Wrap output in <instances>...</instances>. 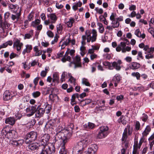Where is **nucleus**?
I'll use <instances>...</instances> for the list:
<instances>
[{"mask_svg":"<svg viewBox=\"0 0 154 154\" xmlns=\"http://www.w3.org/2000/svg\"><path fill=\"white\" fill-rule=\"evenodd\" d=\"M133 130L132 127H131L130 125H127V127L124 129L122 134V144H129V142L127 140L128 134L129 136H131L132 134Z\"/></svg>","mask_w":154,"mask_h":154,"instance_id":"nucleus-1","label":"nucleus"},{"mask_svg":"<svg viewBox=\"0 0 154 154\" xmlns=\"http://www.w3.org/2000/svg\"><path fill=\"white\" fill-rule=\"evenodd\" d=\"M92 39L91 38H87L86 35H82V41L81 42L82 45V46H84L86 45V40H87V42L88 43H89L91 41L92 42H93L96 41L97 36V34L96 30L94 29H93L92 30Z\"/></svg>","mask_w":154,"mask_h":154,"instance_id":"nucleus-2","label":"nucleus"},{"mask_svg":"<svg viewBox=\"0 0 154 154\" xmlns=\"http://www.w3.org/2000/svg\"><path fill=\"white\" fill-rule=\"evenodd\" d=\"M37 137V134L36 132L32 131L27 134L25 139V143H29V144H33V142L35 141Z\"/></svg>","mask_w":154,"mask_h":154,"instance_id":"nucleus-3","label":"nucleus"},{"mask_svg":"<svg viewBox=\"0 0 154 154\" xmlns=\"http://www.w3.org/2000/svg\"><path fill=\"white\" fill-rule=\"evenodd\" d=\"M50 136L48 134H45L42 137L41 142V144H53L56 142L55 138H52L50 140Z\"/></svg>","mask_w":154,"mask_h":154,"instance_id":"nucleus-4","label":"nucleus"},{"mask_svg":"<svg viewBox=\"0 0 154 154\" xmlns=\"http://www.w3.org/2000/svg\"><path fill=\"white\" fill-rule=\"evenodd\" d=\"M69 133L68 134H69ZM72 134H66L64 132H57L56 134V136L59 139L62 140V143L63 144H65L67 143L68 139V138L70 137Z\"/></svg>","mask_w":154,"mask_h":154,"instance_id":"nucleus-5","label":"nucleus"},{"mask_svg":"<svg viewBox=\"0 0 154 154\" xmlns=\"http://www.w3.org/2000/svg\"><path fill=\"white\" fill-rule=\"evenodd\" d=\"M44 149L42 150L40 154H51L54 152L55 147L54 145H43Z\"/></svg>","mask_w":154,"mask_h":154,"instance_id":"nucleus-6","label":"nucleus"},{"mask_svg":"<svg viewBox=\"0 0 154 154\" xmlns=\"http://www.w3.org/2000/svg\"><path fill=\"white\" fill-rule=\"evenodd\" d=\"M37 105H34L32 106H29V107L26 109V110L27 115L29 116H31L33 115L35 113L37 109Z\"/></svg>","mask_w":154,"mask_h":154,"instance_id":"nucleus-7","label":"nucleus"},{"mask_svg":"<svg viewBox=\"0 0 154 154\" xmlns=\"http://www.w3.org/2000/svg\"><path fill=\"white\" fill-rule=\"evenodd\" d=\"M57 132H64L66 134H72V128L71 127L66 128L61 126L59 125L57 128Z\"/></svg>","mask_w":154,"mask_h":154,"instance_id":"nucleus-8","label":"nucleus"},{"mask_svg":"<svg viewBox=\"0 0 154 154\" xmlns=\"http://www.w3.org/2000/svg\"><path fill=\"white\" fill-rule=\"evenodd\" d=\"M45 112V109H44V108H42L40 105H38L37 109L35 112V117L41 118L43 116Z\"/></svg>","mask_w":154,"mask_h":154,"instance_id":"nucleus-9","label":"nucleus"},{"mask_svg":"<svg viewBox=\"0 0 154 154\" xmlns=\"http://www.w3.org/2000/svg\"><path fill=\"white\" fill-rule=\"evenodd\" d=\"M14 96V94L9 91H5L3 94V99L5 101H8Z\"/></svg>","mask_w":154,"mask_h":154,"instance_id":"nucleus-10","label":"nucleus"},{"mask_svg":"<svg viewBox=\"0 0 154 154\" xmlns=\"http://www.w3.org/2000/svg\"><path fill=\"white\" fill-rule=\"evenodd\" d=\"M140 64L136 62H132L129 64V68L130 69L133 70H136L139 68L140 67Z\"/></svg>","mask_w":154,"mask_h":154,"instance_id":"nucleus-11","label":"nucleus"},{"mask_svg":"<svg viewBox=\"0 0 154 154\" xmlns=\"http://www.w3.org/2000/svg\"><path fill=\"white\" fill-rule=\"evenodd\" d=\"M8 6L9 9L14 13H16L19 9V7L18 5H13L12 4H8Z\"/></svg>","mask_w":154,"mask_h":154,"instance_id":"nucleus-12","label":"nucleus"},{"mask_svg":"<svg viewBox=\"0 0 154 154\" xmlns=\"http://www.w3.org/2000/svg\"><path fill=\"white\" fill-rule=\"evenodd\" d=\"M154 52V47H151L149 51L146 52L145 54L147 55L145 56V58L146 59L152 58L153 57V55H152V54Z\"/></svg>","mask_w":154,"mask_h":154,"instance_id":"nucleus-13","label":"nucleus"},{"mask_svg":"<svg viewBox=\"0 0 154 154\" xmlns=\"http://www.w3.org/2000/svg\"><path fill=\"white\" fill-rule=\"evenodd\" d=\"M97 145H95L94 146L89 148L86 152V154H96V152L98 149Z\"/></svg>","mask_w":154,"mask_h":154,"instance_id":"nucleus-14","label":"nucleus"},{"mask_svg":"<svg viewBox=\"0 0 154 154\" xmlns=\"http://www.w3.org/2000/svg\"><path fill=\"white\" fill-rule=\"evenodd\" d=\"M16 133V132L14 130H10L9 128L8 131L7 132L6 137L9 139L14 138L15 136Z\"/></svg>","mask_w":154,"mask_h":154,"instance_id":"nucleus-15","label":"nucleus"},{"mask_svg":"<svg viewBox=\"0 0 154 154\" xmlns=\"http://www.w3.org/2000/svg\"><path fill=\"white\" fill-rule=\"evenodd\" d=\"M47 17L50 18L52 20L51 23H54L57 19V17L55 13H51L47 15Z\"/></svg>","mask_w":154,"mask_h":154,"instance_id":"nucleus-16","label":"nucleus"},{"mask_svg":"<svg viewBox=\"0 0 154 154\" xmlns=\"http://www.w3.org/2000/svg\"><path fill=\"white\" fill-rule=\"evenodd\" d=\"M99 129H100L99 131L107 135L108 134V130L109 128L107 126H102L100 127L99 128Z\"/></svg>","mask_w":154,"mask_h":154,"instance_id":"nucleus-17","label":"nucleus"},{"mask_svg":"<svg viewBox=\"0 0 154 154\" xmlns=\"http://www.w3.org/2000/svg\"><path fill=\"white\" fill-rule=\"evenodd\" d=\"M83 128L85 130L92 129L96 127V125L92 123L88 122V124H85L83 125Z\"/></svg>","mask_w":154,"mask_h":154,"instance_id":"nucleus-18","label":"nucleus"},{"mask_svg":"<svg viewBox=\"0 0 154 154\" xmlns=\"http://www.w3.org/2000/svg\"><path fill=\"white\" fill-rule=\"evenodd\" d=\"M15 120L14 117H10L6 119L5 122L6 124H8L12 125L15 123Z\"/></svg>","mask_w":154,"mask_h":154,"instance_id":"nucleus-19","label":"nucleus"},{"mask_svg":"<svg viewBox=\"0 0 154 154\" xmlns=\"http://www.w3.org/2000/svg\"><path fill=\"white\" fill-rule=\"evenodd\" d=\"M44 106H45V111H46V113L48 114L50 112L52 109V106L48 104L47 102L45 103Z\"/></svg>","mask_w":154,"mask_h":154,"instance_id":"nucleus-20","label":"nucleus"},{"mask_svg":"<svg viewBox=\"0 0 154 154\" xmlns=\"http://www.w3.org/2000/svg\"><path fill=\"white\" fill-rule=\"evenodd\" d=\"M26 48L23 50L22 52V54L24 55L26 53H29L32 49V46L31 45H26Z\"/></svg>","mask_w":154,"mask_h":154,"instance_id":"nucleus-21","label":"nucleus"},{"mask_svg":"<svg viewBox=\"0 0 154 154\" xmlns=\"http://www.w3.org/2000/svg\"><path fill=\"white\" fill-rule=\"evenodd\" d=\"M151 130V129L150 126L149 125L147 126L145 130L142 133L143 136H146L149 134Z\"/></svg>","mask_w":154,"mask_h":154,"instance_id":"nucleus-22","label":"nucleus"},{"mask_svg":"<svg viewBox=\"0 0 154 154\" xmlns=\"http://www.w3.org/2000/svg\"><path fill=\"white\" fill-rule=\"evenodd\" d=\"M89 141L88 139L87 138L85 139L82 138L77 143H78V144H87L88 143Z\"/></svg>","mask_w":154,"mask_h":154,"instance_id":"nucleus-23","label":"nucleus"},{"mask_svg":"<svg viewBox=\"0 0 154 154\" xmlns=\"http://www.w3.org/2000/svg\"><path fill=\"white\" fill-rule=\"evenodd\" d=\"M28 150H34L38 149V147L36 145H27L26 147Z\"/></svg>","mask_w":154,"mask_h":154,"instance_id":"nucleus-24","label":"nucleus"},{"mask_svg":"<svg viewBox=\"0 0 154 154\" xmlns=\"http://www.w3.org/2000/svg\"><path fill=\"white\" fill-rule=\"evenodd\" d=\"M118 122L119 123H121L124 125H125L127 123L126 118L123 116H121L118 119Z\"/></svg>","mask_w":154,"mask_h":154,"instance_id":"nucleus-25","label":"nucleus"},{"mask_svg":"<svg viewBox=\"0 0 154 154\" xmlns=\"http://www.w3.org/2000/svg\"><path fill=\"white\" fill-rule=\"evenodd\" d=\"M9 127H5L2 130L1 134L2 136H3V137H6L7 134V132L8 131Z\"/></svg>","mask_w":154,"mask_h":154,"instance_id":"nucleus-26","label":"nucleus"},{"mask_svg":"<svg viewBox=\"0 0 154 154\" xmlns=\"http://www.w3.org/2000/svg\"><path fill=\"white\" fill-rule=\"evenodd\" d=\"M53 79L52 81L53 82H58L59 79V74L57 72H55L53 75Z\"/></svg>","mask_w":154,"mask_h":154,"instance_id":"nucleus-27","label":"nucleus"},{"mask_svg":"<svg viewBox=\"0 0 154 154\" xmlns=\"http://www.w3.org/2000/svg\"><path fill=\"white\" fill-rule=\"evenodd\" d=\"M41 22L40 20L37 19L35 21L32 22L31 26L34 27H35L37 25H38Z\"/></svg>","mask_w":154,"mask_h":154,"instance_id":"nucleus-28","label":"nucleus"},{"mask_svg":"<svg viewBox=\"0 0 154 154\" xmlns=\"http://www.w3.org/2000/svg\"><path fill=\"white\" fill-rule=\"evenodd\" d=\"M76 98L78 99V100L79 99V95L77 93L74 94L72 95L71 99V101L72 102H75Z\"/></svg>","mask_w":154,"mask_h":154,"instance_id":"nucleus-29","label":"nucleus"},{"mask_svg":"<svg viewBox=\"0 0 154 154\" xmlns=\"http://www.w3.org/2000/svg\"><path fill=\"white\" fill-rule=\"evenodd\" d=\"M74 22V19L72 18L69 19V21L67 22L66 24L68 27H71L72 26Z\"/></svg>","mask_w":154,"mask_h":154,"instance_id":"nucleus-30","label":"nucleus"},{"mask_svg":"<svg viewBox=\"0 0 154 154\" xmlns=\"http://www.w3.org/2000/svg\"><path fill=\"white\" fill-rule=\"evenodd\" d=\"M107 136V135H106L103 133L101 132L100 131H99L97 135V137L99 139H102L105 137Z\"/></svg>","mask_w":154,"mask_h":154,"instance_id":"nucleus-31","label":"nucleus"},{"mask_svg":"<svg viewBox=\"0 0 154 154\" xmlns=\"http://www.w3.org/2000/svg\"><path fill=\"white\" fill-rule=\"evenodd\" d=\"M112 66L114 67V68L117 71H119L121 69L120 66L118 64L117 62L116 61H114L112 63Z\"/></svg>","mask_w":154,"mask_h":154,"instance_id":"nucleus-32","label":"nucleus"},{"mask_svg":"<svg viewBox=\"0 0 154 154\" xmlns=\"http://www.w3.org/2000/svg\"><path fill=\"white\" fill-rule=\"evenodd\" d=\"M65 145H62L60 151V154H67V152L65 148Z\"/></svg>","mask_w":154,"mask_h":154,"instance_id":"nucleus-33","label":"nucleus"},{"mask_svg":"<svg viewBox=\"0 0 154 154\" xmlns=\"http://www.w3.org/2000/svg\"><path fill=\"white\" fill-rule=\"evenodd\" d=\"M131 75L134 77H136L137 80H139L140 79V73L138 72H133L131 74Z\"/></svg>","mask_w":154,"mask_h":154,"instance_id":"nucleus-34","label":"nucleus"},{"mask_svg":"<svg viewBox=\"0 0 154 154\" xmlns=\"http://www.w3.org/2000/svg\"><path fill=\"white\" fill-rule=\"evenodd\" d=\"M112 27L113 28H118L120 25L119 21L116 19V22H115V21H112Z\"/></svg>","mask_w":154,"mask_h":154,"instance_id":"nucleus-35","label":"nucleus"},{"mask_svg":"<svg viewBox=\"0 0 154 154\" xmlns=\"http://www.w3.org/2000/svg\"><path fill=\"white\" fill-rule=\"evenodd\" d=\"M82 82L83 84L85 85L86 86H91V84L88 81V79H86L85 78L83 79Z\"/></svg>","mask_w":154,"mask_h":154,"instance_id":"nucleus-36","label":"nucleus"},{"mask_svg":"<svg viewBox=\"0 0 154 154\" xmlns=\"http://www.w3.org/2000/svg\"><path fill=\"white\" fill-rule=\"evenodd\" d=\"M0 3L4 7H6L8 4H9L7 2V0H0Z\"/></svg>","mask_w":154,"mask_h":154,"instance_id":"nucleus-37","label":"nucleus"},{"mask_svg":"<svg viewBox=\"0 0 154 154\" xmlns=\"http://www.w3.org/2000/svg\"><path fill=\"white\" fill-rule=\"evenodd\" d=\"M41 93L39 91L34 92L32 94V95L34 98L39 97L41 95Z\"/></svg>","mask_w":154,"mask_h":154,"instance_id":"nucleus-38","label":"nucleus"},{"mask_svg":"<svg viewBox=\"0 0 154 154\" xmlns=\"http://www.w3.org/2000/svg\"><path fill=\"white\" fill-rule=\"evenodd\" d=\"M68 75L70 77L69 81L71 83H73L74 85H75V79L71 75V73H68Z\"/></svg>","mask_w":154,"mask_h":154,"instance_id":"nucleus-39","label":"nucleus"},{"mask_svg":"<svg viewBox=\"0 0 154 154\" xmlns=\"http://www.w3.org/2000/svg\"><path fill=\"white\" fill-rule=\"evenodd\" d=\"M154 133L152 134L151 136L149 138L148 140L149 143H150V144H154Z\"/></svg>","mask_w":154,"mask_h":154,"instance_id":"nucleus-40","label":"nucleus"},{"mask_svg":"<svg viewBox=\"0 0 154 154\" xmlns=\"http://www.w3.org/2000/svg\"><path fill=\"white\" fill-rule=\"evenodd\" d=\"M80 50L81 52L80 54L82 56H84L85 54V48L84 46H81L80 48Z\"/></svg>","mask_w":154,"mask_h":154,"instance_id":"nucleus-41","label":"nucleus"},{"mask_svg":"<svg viewBox=\"0 0 154 154\" xmlns=\"http://www.w3.org/2000/svg\"><path fill=\"white\" fill-rule=\"evenodd\" d=\"M116 79V81L117 82H119L121 80V77L119 74H117L115 76Z\"/></svg>","mask_w":154,"mask_h":154,"instance_id":"nucleus-42","label":"nucleus"},{"mask_svg":"<svg viewBox=\"0 0 154 154\" xmlns=\"http://www.w3.org/2000/svg\"><path fill=\"white\" fill-rule=\"evenodd\" d=\"M91 33H92V32H91L89 31H86L85 32V35H86L87 38H91L92 39V37L91 35Z\"/></svg>","mask_w":154,"mask_h":154,"instance_id":"nucleus-43","label":"nucleus"},{"mask_svg":"<svg viewBox=\"0 0 154 154\" xmlns=\"http://www.w3.org/2000/svg\"><path fill=\"white\" fill-rule=\"evenodd\" d=\"M34 17V15L31 12L30 13L28 16V20L29 21H30L33 20Z\"/></svg>","mask_w":154,"mask_h":154,"instance_id":"nucleus-44","label":"nucleus"},{"mask_svg":"<svg viewBox=\"0 0 154 154\" xmlns=\"http://www.w3.org/2000/svg\"><path fill=\"white\" fill-rule=\"evenodd\" d=\"M67 73L66 72H63L61 75V81L62 82L64 81H65V76L67 75Z\"/></svg>","mask_w":154,"mask_h":154,"instance_id":"nucleus-45","label":"nucleus"},{"mask_svg":"<svg viewBox=\"0 0 154 154\" xmlns=\"http://www.w3.org/2000/svg\"><path fill=\"white\" fill-rule=\"evenodd\" d=\"M140 124L139 122L137 121L135 125V129L136 130L138 131L140 130Z\"/></svg>","mask_w":154,"mask_h":154,"instance_id":"nucleus-46","label":"nucleus"},{"mask_svg":"<svg viewBox=\"0 0 154 154\" xmlns=\"http://www.w3.org/2000/svg\"><path fill=\"white\" fill-rule=\"evenodd\" d=\"M47 34L48 37L52 38L54 36L53 33L50 30L48 31L47 32Z\"/></svg>","mask_w":154,"mask_h":154,"instance_id":"nucleus-47","label":"nucleus"},{"mask_svg":"<svg viewBox=\"0 0 154 154\" xmlns=\"http://www.w3.org/2000/svg\"><path fill=\"white\" fill-rule=\"evenodd\" d=\"M137 88H138V91H144L148 89V88L146 89L144 87L142 86H138Z\"/></svg>","mask_w":154,"mask_h":154,"instance_id":"nucleus-48","label":"nucleus"},{"mask_svg":"<svg viewBox=\"0 0 154 154\" xmlns=\"http://www.w3.org/2000/svg\"><path fill=\"white\" fill-rule=\"evenodd\" d=\"M59 38V36L57 35L56 34V36L54 37V40L52 41L51 42V44H54L55 42H57L58 38Z\"/></svg>","mask_w":154,"mask_h":154,"instance_id":"nucleus-49","label":"nucleus"},{"mask_svg":"<svg viewBox=\"0 0 154 154\" xmlns=\"http://www.w3.org/2000/svg\"><path fill=\"white\" fill-rule=\"evenodd\" d=\"M116 15V13H112L110 17V19L111 20H112V21H115V17Z\"/></svg>","mask_w":154,"mask_h":154,"instance_id":"nucleus-50","label":"nucleus"},{"mask_svg":"<svg viewBox=\"0 0 154 154\" xmlns=\"http://www.w3.org/2000/svg\"><path fill=\"white\" fill-rule=\"evenodd\" d=\"M36 123V120L34 119H32L29 122L30 127H32Z\"/></svg>","mask_w":154,"mask_h":154,"instance_id":"nucleus-51","label":"nucleus"},{"mask_svg":"<svg viewBox=\"0 0 154 154\" xmlns=\"http://www.w3.org/2000/svg\"><path fill=\"white\" fill-rule=\"evenodd\" d=\"M62 29L63 26L60 24L57 25V31H61Z\"/></svg>","mask_w":154,"mask_h":154,"instance_id":"nucleus-52","label":"nucleus"},{"mask_svg":"<svg viewBox=\"0 0 154 154\" xmlns=\"http://www.w3.org/2000/svg\"><path fill=\"white\" fill-rule=\"evenodd\" d=\"M15 118L14 119L15 120V121L18 119H20L22 116V115L20 114H16L15 115Z\"/></svg>","mask_w":154,"mask_h":154,"instance_id":"nucleus-53","label":"nucleus"},{"mask_svg":"<svg viewBox=\"0 0 154 154\" xmlns=\"http://www.w3.org/2000/svg\"><path fill=\"white\" fill-rule=\"evenodd\" d=\"M78 3H75V4L72 6V8L74 11H75L78 9Z\"/></svg>","mask_w":154,"mask_h":154,"instance_id":"nucleus-54","label":"nucleus"},{"mask_svg":"<svg viewBox=\"0 0 154 154\" xmlns=\"http://www.w3.org/2000/svg\"><path fill=\"white\" fill-rule=\"evenodd\" d=\"M39 79V77H37L34 79L33 82L35 85V87L37 85Z\"/></svg>","mask_w":154,"mask_h":154,"instance_id":"nucleus-55","label":"nucleus"},{"mask_svg":"<svg viewBox=\"0 0 154 154\" xmlns=\"http://www.w3.org/2000/svg\"><path fill=\"white\" fill-rule=\"evenodd\" d=\"M85 101V104L84 105H86L88 104L91 102L92 100L90 99H85L84 100Z\"/></svg>","mask_w":154,"mask_h":154,"instance_id":"nucleus-56","label":"nucleus"},{"mask_svg":"<svg viewBox=\"0 0 154 154\" xmlns=\"http://www.w3.org/2000/svg\"><path fill=\"white\" fill-rule=\"evenodd\" d=\"M64 53V52L63 51L58 53L57 54V58H59L60 57H63Z\"/></svg>","mask_w":154,"mask_h":154,"instance_id":"nucleus-57","label":"nucleus"},{"mask_svg":"<svg viewBox=\"0 0 154 154\" xmlns=\"http://www.w3.org/2000/svg\"><path fill=\"white\" fill-rule=\"evenodd\" d=\"M136 6L135 5H132L130 6L129 8V10L131 11H133L136 10Z\"/></svg>","mask_w":154,"mask_h":154,"instance_id":"nucleus-58","label":"nucleus"},{"mask_svg":"<svg viewBox=\"0 0 154 154\" xmlns=\"http://www.w3.org/2000/svg\"><path fill=\"white\" fill-rule=\"evenodd\" d=\"M116 99L118 101L121 100L123 99L124 96L122 95H119L117 96L116 97Z\"/></svg>","mask_w":154,"mask_h":154,"instance_id":"nucleus-59","label":"nucleus"},{"mask_svg":"<svg viewBox=\"0 0 154 154\" xmlns=\"http://www.w3.org/2000/svg\"><path fill=\"white\" fill-rule=\"evenodd\" d=\"M71 42V40L70 38H69L66 40V41H64L63 43V44L64 45H67Z\"/></svg>","mask_w":154,"mask_h":154,"instance_id":"nucleus-60","label":"nucleus"},{"mask_svg":"<svg viewBox=\"0 0 154 154\" xmlns=\"http://www.w3.org/2000/svg\"><path fill=\"white\" fill-rule=\"evenodd\" d=\"M135 34L138 37H139L140 34H141V32H140V30L139 29H137L136 31L135 32Z\"/></svg>","mask_w":154,"mask_h":154,"instance_id":"nucleus-61","label":"nucleus"},{"mask_svg":"<svg viewBox=\"0 0 154 154\" xmlns=\"http://www.w3.org/2000/svg\"><path fill=\"white\" fill-rule=\"evenodd\" d=\"M82 66L81 62H75V67H81Z\"/></svg>","mask_w":154,"mask_h":154,"instance_id":"nucleus-62","label":"nucleus"},{"mask_svg":"<svg viewBox=\"0 0 154 154\" xmlns=\"http://www.w3.org/2000/svg\"><path fill=\"white\" fill-rule=\"evenodd\" d=\"M16 56H18V55L13 52H12L10 54L9 57L11 59L15 57Z\"/></svg>","mask_w":154,"mask_h":154,"instance_id":"nucleus-63","label":"nucleus"},{"mask_svg":"<svg viewBox=\"0 0 154 154\" xmlns=\"http://www.w3.org/2000/svg\"><path fill=\"white\" fill-rule=\"evenodd\" d=\"M74 110L76 112H80V109L78 106L76 105L74 107Z\"/></svg>","mask_w":154,"mask_h":154,"instance_id":"nucleus-64","label":"nucleus"}]
</instances>
